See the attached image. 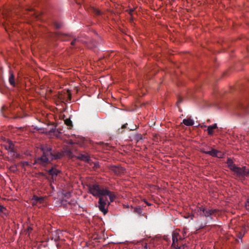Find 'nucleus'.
<instances>
[{"mask_svg":"<svg viewBox=\"0 0 249 249\" xmlns=\"http://www.w3.org/2000/svg\"><path fill=\"white\" fill-rule=\"evenodd\" d=\"M89 192L94 196H97L99 197L102 195H108L110 201H113L115 198V195L107 189H101L97 185H93L89 186Z\"/></svg>","mask_w":249,"mask_h":249,"instance_id":"obj_1","label":"nucleus"},{"mask_svg":"<svg viewBox=\"0 0 249 249\" xmlns=\"http://www.w3.org/2000/svg\"><path fill=\"white\" fill-rule=\"evenodd\" d=\"M229 168L238 176H249V170L247 171L245 167L242 168L236 167L233 163L231 159H228L227 161Z\"/></svg>","mask_w":249,"mask_h":249,"instance_id":"obj_2","label":"nucleus"},{"mask_svg":"<svg viewBox=\"0 0 249 249\" xmlns=\"http://www.w3.org/2000/svg\"><path fill=\"white\" fill-rule=\"evenodd\" d=\"M51 151V149L50 147L42 148L43 155L41 158L38 159L35 162L45 164L48 163L51 160L56 159V157L52 154Z\"/></svg>","mask_w":249,"mask_h":249,"instance_id":"obj_3","label":"nucleus"},{"mask_svg":"<svg viewBox=\"0 0 249 249\" xmlns=\"http://www.w3.org/2000/svg\"><path fill=\"white\" fill-rule=\"evenodd\" d=\"M107 197L108 195H102L99 197V209L104 214L107 213V207L111 202L110 199L108 200Z\"/></svg>","mask_w":249,"mask_h":249,"instance_id":"obj_4","label":"nucleus"},{"mask_svg":"<svg viewBox=\"0 0 249 249\" xmlns=\"http://www.w3.org/2000/svg\"><path fill=\"white\" fill-rule=\"evenodd\" d=\"M179 231H180L179 230H175L173 233H172V247L174 248L175 249H182V248L184 247V246L182 247H178V245L177 244V243L178 242V240H182L184 237H181L179 235Z\"/></svg>","mask_w":249,"mask_h":249,"instance_id":"obj_5","label":"nucleus"},{"mask_svg":"<svg viewBox=\"0 0 249 249\" xmlns=\"http://www.w3.org/2000/svg\"><path fill=\"white\" fill-rule=\"evenodd\" d=\"M203 152L213 157H216L218 158H222L223 157V153L222 152L218 151L215 149H212L208 151H203Z\"/></svg>","mask_w":249,"mask_h":249,"instance_id":"obj_6","label":"nucleus"},{"mask_svg":"<svg viewBox=\"0 0 249 249\" xmlns=\"http://www.w3.org/2000/svg\"><path fill=\"white\" fill-rule=\"evenodd\" d=\"M197 211L200 214L202 213L206 216L208 217L214 213V211L212 210L205 209L203 208L199 207L197 209Z\"/></svg>","mask_w":249,"mask_h":249,"instance_id":"obj_7","label":"nucleus"},{"mask_svg":"<svg viewBox=\"0 0 249 249\" xmlns=\"http://www.w3.org/2000/svg\"><path fill=\"white\" fill-rule=\"evenodd\" d=\"M4 146L5 148L8 150L9 152H13L14 150V145L12 143V142L7 140L5 142V143L4 144Z\"/></svg>","mask_w":249,"mask_h":249,"instance_id":"obj_8","label":"nucleus"},{"mask_svg":"<svg viewBox=\"0 0 249 249\" xmlns=\"http://www.w3.org/2000/svg\"><path fill=\"white\" fill-rule=\"evenodd\" d=\"M217 128L216 124H214L212 125H210L207 127V131L209 135H212L213 133L214 129Z\"/></svg>","mask_w":249,"mask_h":249,"instance_id":"obj_9","label":"nucleus"},{"mask_svg":"<svg viewBox=\"0 0 249 249\" xmlns=\"http://www.w3.org/2000/svg\"><path fill=\"white\" fill-rule=\"evenodd\" d=\"M183 123L187 126H191L194 124V122L192 119L187 118L183 120Z\"/></svg>","mask_w":249,"mask_h":249,"instance_id":"obj_10","label":"nucleus"},{"mask_svg":"<svg viewBox=\"0 0 249 249\" xmlns=\"http://www.w3.org/2000/svg\"><path fill=\"white\" fill-rule=\"evenodd\" d=\"M49 173L53 177L54 176L57 175L59 173V170L55 168H52L49 171Z\"/></svg>","mask_w":249,"mask_h":249,"instance_id":"obj_11","label":"nucleus"},{"mask_svg":"<svg viewBox=\"0 0 249 249\" xmlns=\"http://www.w3.org/2000/svg\"><path fill=\"white\" fill-rule=\"evenodd\" d=\"M9 82L12 86H14L15 85V80H14V75L13 73H12L11 71L10 72V75H9Z\"/></svg>","mask_w":249,"mask_h":249,"instance_id":"obj_12","label":"nucleus"},{"mask_svg":"<svg viewBox=\"0 0 249 249\" xmlns=\"http://www.w3.org/2000/svg\"><path fill=\"white\" fill-rule=\"evenodd\" d=\"M65 124L69 127L71 126V121L69 119H67L65 120Z\"/></svg>","mask_w":249,"mask_h":249,"instance_id":"obj_13","label":"nucleus"},{"mask_svg":"<svg viewBox=\"0 0 249 249\" xmlns=\"http://www.w3.org/2000/svg\"><path fill=\"white\" fill-rule=\"evenodd\" d=\"M42 197H39L37 196H34L33 197V200L34 201H40V200H42Z\"/></svg>","mask_w":249,"mask_h":249,"instance_id":"obj_14","label":"nucleus"},{"mask_svg":"<svg viewBox=\"0 0 249 249\" xmlns=\"http://www.w3.org/2000/svg\"><path fill=\"white\" fill-rule=\"evenodd\" d=\"M246 207L247 209H249V200H248L246 203Z\"/></svg>","mask_w":249,"mask_h":249,"instance_id":"obj_15","label":"nucleus"},{"mask_svg":"<svg viewBox=\"0 0 249 249\" xmlns=\"http://www.w3.org/2000/svg\"><path fill=\"white\" fill-rule=\"evenodd\" d=\"M4 209V207L2 205H0V212H2Z\"/></svg>","mask_w":249,"mask_h":249,"instance_id":"obj_16","label":"nucleus"},{"mask_svg":"<svg viewBox=\"0 0 249 249\" xmlns=\"http://www.w3.org/2000/svg\"><path fill=\"white\" fill-rule=\"evenodd\" d=\"M76 39H75V40H73V41L71 42V44L72 45H73L75 44V43L76 42Z\"/></svg>","mask_w":249,"mask_h":249,"instance_id":"obj_17","label":"nucleus"},{"mask_svg":"<svg viewBox=\"0 0 249 249\" xmlns=\"http://www.w3.org/2000/svg\"><path fill=\"white\" fill-rule=\"evenodd\" d=\"M183 232H184V234H185V233H186V230H185V229H184V230H183Z\"/></svg>","mask_w":249,"mask_h":249,"instance_id":"obj_18","label":"nucleus"},{"mask_svg":"<svg viewBox=\"0 0 249 249\" xmlns=\"http://www.w3.org/2000/svg\"><path fill=\"white\" fill-rule=\"evenodd\" d=\"M133 11V10H131L130 11V13H131Z\"/></svg>","mask_w":249,"mask_h":249,"instance_id":"obj_19","label":"nucleus"},{"mask_svg":"<svg viewBox=\"0 0 249 249\" xmlns=\"http://www.w3.org/2000/svg\"><path fill=\"white\" fill-rule=\"evenodd\" d=\"M41 132H42V133H44V132H45V131H44V130H43V131H41Z\"/></svg>","mask_w":249,"mask_h":249,"instance_id":"obj_20","label":"nucleus"}]
</instances>
